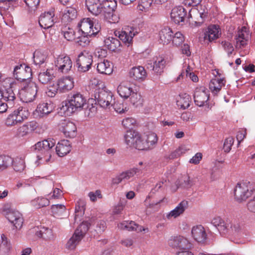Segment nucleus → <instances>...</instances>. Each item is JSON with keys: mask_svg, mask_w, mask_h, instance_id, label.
I'll list each match as a JSON object with an SVG mask.
<instances>
[{"mask_svg": "<svg viewBox=\"0 0 255 255\" xmlns=\"http://www.w3.org/2000/svg\"><path fill=\"white\" fill-rule=\"evenodd\" d=\"M211 224L217 228L220 235L224 237L236 236L241 231V226L239 222L225 220L220 217L214 218Z\"/></svg>", "mask_w": 255, "mask_h": 255, "instance_id": "1", "label": "nucleus"}, {"mask_svg": "<svg viewBox=\"0 0 255 255\" xmlns=\"http://www.w3.org/2000/svg\"><path fill=\"white\" fill-rule=\"evenodd\" d=\"M55 144V141L50 138L39 141L35 144L37 157L35 163L37 165L46 164L50 161L52 154H54L53 148Z\"/></svg>", "mask_w": 255, "mask_h": 255, "instance_id": "2", "label": "nucleus"}, {"mask_svg": "<svg viewBox=\"0 0 255 255\" xmlns=\"http://www.w3.org/2000/svg\"><path fill=\"white\" fill-rule=\"evenodd\" d=\"M86 104V100L81 94L74 93L62 103L61 111L65 115L71 116L73 113L82 110Z\"/></svg>", "mask_w": 255, "mask_h": 255, "instance_id": "3", "label": "nucleus"}, {"mask_svg": "<svg viewBox=\"0 0 255 255\" xmlns=\"http://www.w3.org/2000/svg\"><path fill=\"white\" fill-rule=\"evenodd\" d=\"M37 89V84L31 80L23 83L19 92L21 101L26 103L33 102L36 98Z\"/></svg>", "mask_w": 255, "mask_h": 255, "instance_id": "4", "label": "nucleus"}, {"mask_svg": "<svg viewBox=\"0 0 255 255\" xmlns=\"http://www.w3.org/2000/svg\"><path fill=\"white\" fill-rule=\"evenodd\" d=\"M89 228V224L87 222H82L68 240L66 244V248L69 250H74L83 238Z\"/></svg>", "mask_w": 255, "mask_h": 255, "instance_id": "5", "label": "nucleus"}, {"mask_svg": "<svg viewBox=\"0 0 255 255\" xmlns=\"http://www.w3.org/2000/svg\"><path fill=\"white\" fill-rule=\"evenodd\" d=\"M78 26L79 28V33L81 32L88 36H95L100 30L99 26L95 25L94 27L93 22L90 18L82 19L78 23Z\"/></svg>", "mask_w": 255, "mask_h": 255, "instance_id": "6", "label": "nucleus"}, {"mask_svg": "<svg viewBox=\"0 0 255 255\" xmlns=\"http://www.w3.org/2000/svg\"><path fill=\"white\" fill-rule=\"evenodd\" d=\"M93 62V57L88 52L84 51L81 52L76 60V66L78 71L81 72H86L90 68Z\"/></svg>", "mask_w": 255, "mask_h": 255, "instance_id": "7", "label": "nucleus"}, {"mask_svg": "<svg viewBox=\"0 0 255 255\" xmlns=\"http://www.w3.org/2000/svg\"><path fill=\"white\" fill-rule=\"evenodd\" d=\"M208 90L204 86L197 87L194 92L193 98L195 105L203 107L208 104L209 99Z\"/></svg>", "mask_w": 255, "mask_h": 255, "instance_id": "8", "label": "nucleus"}, {"mask_svg": "<svg viewBox=\"0 0 255 255\" xmlns=\"http://www.w3.org/2000/svg\"><path fill=\"white\" fill-rule=\"evenodd\" d=\"M168 245L173 249L179 250H188L192 247V243L182 236L171 237L168 241Z\"/></svg>", "mask_w": 255, "mask_h": 255, "instance_id": "9", "label": "nucleus"}, {"mask_svg": "<svg viewBox=\"0 0 255 255\" xmlns=\"http://www.w3.org/2000/svg\"><path fill=\"white\" fill-rule=\"evenodd\" d=\"M13 76L18 80L26 82L30 80L32 76V70L29 66L25 64H20L16 66L13 70Z\"/></svg>", "mask_w": 255, "mask_h": 255, "instance_id": "10", "label": "nucleus"}, {"mask_svg": "<svg viewBox=\"0 0 255 255\" xmlns=\"http://www.w3.org/2000/svg\"><path fill=\"white\" fill-rule=\"evenodd\" d=\"M55 66L58 72L67 74L71 70L72 62L68 56L59 55L55 60Z\"/></svg>", "mask_w": 255, "mask_h": 255, "instance_id": "11", "label": "nucleus"}, {"mask_svg": "<svg viewBox=\"0 0 255 255\" xmlns=\"http://www.w3.org/2000/svg\"><path fill=\"white\" fill-rule=\"evenodd\" d=\"M113 94L110 92L101 90L95 95V99L98 104L105 109L110 108L113 102Z\"/></svg>", "mask_w": 255, "mask_h": 255, "instance_id": "12", "label": "nucleus"}, {"mask_svg": "<svg viewBox=\"0 0 255 255\" xmlns=\"http://www.w3.org/2000/svg\"><path fill=\"white\" fill-rule=\"evenodd\" d=\"M3 212L5 217L16 229H19L21 228L23 220L21 214L18 211L8 209L4 210Z\"/></svg>", "mask_w": 255, "mask_h": 255, "instance_id": "13", "label": "nucleus"}, {"mask_svg": "<svg viewBox=\"0 0 255 255\" xmlns=\"http://www.w3.org/2000/svg\"><path fill=\"white\" fill-rule=\"evenodd\" d=\"M54 9H51L49 11L42 13L39 18V24L43 29H48L51 27L55 23Z\"/></svg>", "mask_w": 255, "mask_h": 255, "instance_id": "14", "label": "nucleus"}, {"mask_svg": "<svg viewBox=\"0 0 255 255\" xmlns=\"http://www.w3.org/2000/svg\"><path fill=\"white\" fill-rule=\"evenodd\" d=\"M251 194L252 191H249L247 186L244 183H238L234 190L235 197L238 202L246 200Z\"/></svg>", "mask_w": 255, "mask_h": 255, "instance_id": "15", "label": "nucleus"}, {"mask_svg": "<svg viewBox=\"0 0 255 255\" xmlns=\"http://www.w3.org/2000/svg\"><path fill=\"white\" fill-rule=\"evenodd\" d=\"M74 86L73 78L66 76L60 78L57 83V90L60 93H65L72 90Z\"/></svg>", "mask_w": 255, "mask_h": 255, "instance_id": "16", "label": "nucleus"}, {"mask_svg": "<svg viewBox=\"0 0 255 255\" xmlns=\"http://www.w3.org/2000/svg\"><path fill=\"white\" fill-rule=\"evenodd\" d=\"M129 76L133 80L141 82L145 80L147 77V73L143 67L141 66H135L130 69Z\"/></svg>", "mask_w": 255, "mask_h": 255, "instance_id": "17", "label": "nucleus"}, {"mask_svg": "<svg viewBox=\"0 0 255 255\" xmlns=\"http://www.w3.org/2000/svg\"><path fill=\"white\" fill-rule=\"evenodd\" d=\"M249 38V33L247 28L244 26L238 31L235 37L236 47L237 48H241L247 44Z\"/></svg>", "mask_w": 255, "mask_h": 255, "instance_id": "18", "label": "nucleus"}, {"mask_svg": "<svg viewBox=\"0 0 255 255\" xmlns=\"http://www.w3.org/2000/svg\"><path fill=\"white\" fill-rule=\"evenodd\" d=\"M117 7L115 0H104L102 2V13L106 19H109Z\"/></svg>", "mask_w": 255, "mask_h": 255, "instance_id": "19", "label": "nucleus"}, {"mask_svg": "<svg viewBox=\"0 0 255 255\" xmlns=\"http://www.w3.org/2000/svg\"><path fill=\"white\" fill-rule=\"evenodd\" d=\"M191 234L194 239L199 243H205L207 239L205 230L201 225L193 227L191 230Z\"/></svg>", "mask_w": 255, "mask_h": 255, "instance_id": "20", "label": "nucleus"}, {"mask_svg": "<svg viewBox=\"0 0 255 255\" xmlns=\"http://www.w3.org/2000/svg\"><path fill=\"white\" fill-rule=\"evenodd\" d=\"M207 13L200 11L196 8L191 9L189 13L188 18L191 19V22H194L197 26H200L204 22L205 18L207 16Z\"/></svg>", "mask_w": 255, "mask_h": 255, "instance_id": "21", "label": "nucleus"}, {"mask_svg": "<svg viewBox=\"0 0 255 255\" xmlns=\"http://www.w3.org/2000/svg\"><path fill=\"white\" fill-rule=\"evenodd\" d=\"M186 15V11L182 6L174 7L170 13L172 20L176 24H179L180 22L183 21Z\"/></svg>", "mask_w": 255, "mask_h": 255, "instance_id": "22", "label": "nucleus"}, {"mask_svg": "<svg viewBox=\"0 0 255 255\" xmlns=\"http://www.w3.org/2000/svg\"><path fill=\"white\" fill-rule=\"evenodd\" d=\"M118 35L120 40L127 45L128 46H129L132 43V39L135 35V33L133 30L130 27L126 28L121 31H118L116 34V36Z\"/></svg>", "mask_w": 255, "mask_h": 255, "instance_id": "23", "label": "nucleus"}, {"mask_svg": "<svg viewBox=\"0 0 255 255\" xmlns=\"http://www.w3.org/2000/svg\"><path fill=\"white\" fill-rule=\"evenodd\" d=\"M188 207V202L186 201H182L170 212L166 214V218L168 220L175 219L183 214Z\"/></svg>", "mask_w": 255, "mask_h": 255, "instance_id": "24", "label": "nucleus"}, {"mask_svg": "<svg viewBox=\"0 0 255 255\" xmlns=\"http://www.w3.org/2000/svg\"><path fill=\"white\" fill-rule=\"evenodd\" d=\"M16 89L17 88L1 90V98L6 102V103L10 108L13 107L14 105L15 101L16 100L15 92L16 91Z\"/></svg>", "mask_w": 255, "mask_h": 255, "instance_id": "25", "label": "nucleus"}, {"mask_svg": "<svg viewBox=\"0 0 255 255\" xmlns=\"http://www.w3.org/2000/svg\"><path fill=\"white\" fill-rule=\"evenodd\" d=\"M160 42L163 44H168L172 39L173 31L167 26L162 27L158 34Z\"/></svg>", "mask_w": 255, "mask_h": 255, "instance_id": "26", "label": "nucleus"}, {"mask_svg": "<svg viewBox=\"0 0 255 255\" xmlns=\"http://www.w3.org/2000/svg\"><path fill=\"white\" fill-rule=\"evenodd\" d=\"M71 149L70 141L65 139L58 142L55 147L56 153L60 157H63L69 153Z\"/></svg>", "mask_w": 255, "mask_h": 255, "instance_id": "27", "label": "nucleus"}, {"mask_svg": "<svg viewBox=\"0 0 255 255\" xmlns=\"http://www.w3.org/2000/svg\"><path fill=\"white\" fill-rule=\"evenodd\" d=\"M86 6L89 12L94 15L102 13V3L99 0H86Z\"/></svg>", "mask_w": 255, "mask_h": 255, "instance_id": "28", "label": "nucleus"}, {"mask_svg": "<svg viewBox=\"0 0 255 255\" xmlns=\"http://www.w3.org/2000/svg\"><path fill=\"white\" fill-rule=\"evenodd\" d=\"M133 90L130 84L126 81L121 83L117 88V91L119 95L125 99L129 97Z\"/></svg>", "mask_w": 255, "mask_h": 255, "instance_id": "29", "label": "nucleus"}, {"mask_svg": "<svg viewBox=\"0 0 255 255\" xmlns=\"http://www.w3.org/2000/svg\"><path fill=\"white\" fill-rule=\"evenodd\" d=\"M54 72L52 69L43 70L40 72L38 76V81L43 84L50 83L55 78Z\"/></svg>", "mask_w": 255, "mask_h": 255, "instance_id": "30", "label": "nucleus"}, {"mask_svg": "<svg viewBox=\"0 0 255 255\" xmlns=\"http://www.w3.org/2000/svg\"><path fill=\"white\" fill-rule=\"evenodd\" d=\"M62 131L66 136L74 137L76 135L77 128L73 122L65 121L63 124Z\"/></svg>", "mask_w": 255, "mask_h": 255, "instance_id": "31", "label": "nucleus"}, {"mask_svg": "<svg viewBox=\"0 0 255 255\" xmlns=\"http://www.w3.org/2000/svg\"><path fill=\"white\" fill-rule=\"evenodd\" d=\"M221 34L219 27L216 25H211L208 26L207 30L205 33V39L212 41L217 39Z\"/></svg>", "mask_w": 255, "mask_h": 255, "instance_id": "32", "label": "nucleus"}, {"mask_svg": "<svg viewBox=\"0 0 255 255\" xmlns=\"http://www.w3.org/2000/svg\"><path fill=\"white\" fill-rule=\"evenodd\" d=\"M225 81L224 79L216 78L213 79L209 83V89L213 94H217L221 90L222 87L225 86Z\"/></svg>", "mask_w": 255, "mask_h": 255, "instance_id": "33", "label": "nucleus"}, {"mask_svg": "<svg viewBox=\"0 0 255 255\" xmlns=\"http://www.w3.org/2000/svg\"><path fill=\"white\" fill-rule=\"evenodd\" d=\"M53 111V106L51 104L43 103L39 104L35 110V114L39 117H43L50 114Z\"/></svg>", "mask_w": 255, "mask_h": 255, "instance_id": "34", "label": "nucleus"}, {"mask_svg": "<svg viewBox=\"0 0 255 255\" xmlns=\"http://www.w3.org/2000/svg\"><path fill=\"white\" fill-rule=\"evenodd\" d=\"M97 70L99 73L110 75L113 72V67L109 61L104 60L98 63Z\"/></svg>", "mask_w": 255, "mask_h": 255, "instance_id": "35", "label": "nucleus"}, {"mask_svg": "<svg viewBox=\"0 0 255 255\" xmlns=\"http://www.w3.org/2000/svg\"><path fill=\"white\" fill-rule=\"evenodd\" d=\"M191 97L186 93L179 95L176 99V104L179 108L185 109L190 105Z\"/></svg>", "mask_w": 255, "mask_h": 255, "instance_id": "36", "label": "nucleus"}, {"mask_svg": "<svg viewBox=\"0 0 255 255\" xmlns=\"http://www.w3.org/2000/svg\"><path fill=\"white\" fill-rule=\"evenodd\" d=\"M139 139V133L135 130H128L125 135L126 144L129 147H133L134 143Z\"/></svg>", "mask_w": 255, "mask_h": 255, "instance_id": "37", "label": "nucleus"}, {"mask_svg": "<svg viewBox=\"0 0 255 255\" xmlns=\"http://www.w3.org/2000/svg\"><path fill=\"white\" fill-rule=\"evenodd\" d=\"M105 46L110 50L115 51L121 46L120 41L117 38L114 37H109L104 40Z\"/></svg>", "mask_w": 255, "mask_h": 255, "instance_id": "38", "label": "nucleus"}, {"mask_svg": "<svg viewBox=\"0 0 255 255\" xmlns=\"http://www.w3.org/2000/svg\"><path fill=\"white\" fill-rule=\"evenodd\" d=\"M77 17V10L72 7H66L63 13L62 20L65 22H70Z\"/></svg>", "mask_w": 255, "mask_h": 255, "instance_id": "39", "label": "nucleus"}, {"mask_svg": "<svg viewBox=\"0 0 255 255\" xmlns=\"http://www.w3.org/2000/svg\"><path fill=\"white\" fill-rule=\"evenodd\" d=\"M47 54L40 50H36L33 54V62L35 65L40 66L47 59Z\"/></svg>", "mask_w": 255, "mask_h": 255, "instance_id": "40", "label": "nucleus"}, {"mask_svg": "<svg viewBox=\"0 0 255 255\" xmlns=\"http://www.w3.org/2000/svg\"><path fill=\"white\" fill-rule=\"evenodd\" d=\"M24 156L21 155L15 157L12 161L13 169L18 172L22 171L25 167Z\"/></svg>", "mask_w": 255, "mask_h": 255, "instance_id": "41", "label": "nucleus"}, {"mask_svg": "<svg viewBox=\"0 0 255 255\" xmlns=\"http://www.w3.org/2000/svg\"><path fill=\"white\" fill-rule=\"evenodd\" d=\"M53 216L57 218H63L66 213V207L63 204L53 205L51 207Z\"/></svg>", "mask_w": 255, "mask_h": 255, "instance_id": "42", "label": "nucleus"}, {"mask_svg": "<svg viewBox=\"0 0 255 255\" xmlns=\"http://www.w3.org/2000/svg\"><path fill=\"white\" fill-rule=\"evenodd\" d=\"M35 125L31 122L27 123L18 129V134L21 136H24L31 132L34 129Z\"/></svg>", "mask_w": 255, "mask_h": 255, "instance_id": "43", "label": "nucleus"}, {"mask_svg": "<svg viewBox=\"0 0 255 255\" xmlns=\"http://www.w3.org/2000/svg\"><path fill=\"white\" fill-rule=\"evenodd\" d=\"M0 82L2 90L17 88V83L12 78L8 77L3 78L1 80H0Z\"/></svg>", "mask_w": 255, "mask_h": 255, "instance_id": "44", "label": "nucleus"}, {"mask_svg": "<svg viewBox=\"0 0 255 255\" xmlns=\"http://www.w3.org/2000/svg\"><path fill=\"white\" fill-rule=\"evenodd\" d=\"M165 61L162 58H157V60L154 62L153 70L157 75H160L163 71L165 67Z\"/></svg>", "mask_w": 255, "mask_h": 255, "instance_id": "45", "label": "nucleus"}, {"mask_svg": "<svg viewBox=\"0 0 255 255\" xmlns=\"http://www.w3.org/2000/svg\"><path fill=\"white\" fill-rule=\"evenodd\" d=\"M16 117H17L19 121L22 123L25 120L27 119L29 115V112L26 108L19 107L17 109L14 111Z\"/></svg>", "mask_w": 255, "mask_h": 255, "instance_id": "46", "label": "nucleus"}, {"mask_svg": "<svg viewBox=\"0 0 255 255\" xmlns=\"http://www.w3.org/2000/svg\"><path fill=\"white\" fill-rule=\"evenodd\" d=\"M118 227L122 230H126L129 231L137 230L138 226L136 225L134 222L130 221H124L118 225Z\"/></svg>", "mask_w": 255, "mask_h": 255, "instance_id": "47", "label": "nucleus"}, {"mask_svg": "<svg viewBox=\"0 0 255 255\" xmlns=\"http://www.w3.org/2000/svg\"><path fill=\"white\" fill-rule=\"evenodd\" d=\"M141 169L134 167L122 173L125 180L127 181L133 177L135 175H139L141 173Z\"/></svg>", "mask_w": 255, "mask_h": 255, "instance_id": "48", "label": "nucleus"}, {"mask_svg": "<svg viewBox=\"0 0 255 255\" xmlns=\"http://www.w3.org/2000/svg\"><path fill=\"white\" fill-rule=\"evenodd\" d=\"M79 34L80 35L76 36L74 40L75 42L82 47H85L88 45L90 42L89 38L92 36H88L87 34H83L82 33L81 34L79 33Z\"/></svg>", "mask_w": 255, "mask_h": 255, "instance_id": "49", "label": "nucleus"}, {"mask_svg": "<svg viewBox=\"0 0 255 255\" xmlns=\"http://www.w3.org/2000/svg\"><path fill=\"white\" fill-rule=\"evenodd\" d=\"M35 235L38 238H41L45 240L50 239L53 237L51 230L44 227L39 231H37Z\"/></svg>", "mask_w": 255, "mask_h": 255, "instance_id": "50", "label": "nucleus"}, {"mask_svg": "<svg viewBox=\"0 0 255 255\" xmlns=\"http://www.w3.org/2000/svg\"><path fill=\"white\" fill-rule=\"evenodd\" d=\"M192 69L189 66H188L185 70H183L180 75L177 78V80L180 77L183 78L184 77H189L193 82H197L198 80V77L195 75L193 72H191Z\"/></svg>", "mask_w": 255, "mask_h": 255, "instance_id": "51", "label": "nucleus"}, {"mask_svg": "<svg viewBox=\"0 0 255 255\" xmlns=\"http://www.w3.org/2000/svg\"><path fill=\"white\" fill-rule=\"evenodd\" d=\"M138 150H145L148 149L147 142L145 140L144 136H141L139 133V139L134 143L133 147Z\"/></svg>", "mask_w": 255, "mask_h": 255, "instance_id": "52", "label": "nucleus"}, {"mask_svg": "<svg viewBox=\"0 0 255 255\" xmlns=\"http://www.w3.org/2000/svg\"><path fill=\"white\" fill-rule=\"evenodd\" d=\"M20 123L14 111L8 115L5 121V125L9 127L14 126Z\"/></svg>", "mask_w": 255, "mask_h": 255, "instance_id": "53", "label": "nucleus"}, {"mask_svg": "<svg viewBox=\"0 0 255 255\" xmlns=\"http://www.w3.org/2000/svg\"><path fill=\"white\" fill-rule=\"evenodd\" d=\"M62 32L64 38L68 41L75 40L77 35L76 34L75 30L73 28L70 27H66L62 31Z\"/></svg>", "mask_w": 255, "mask_h": 255, "instance_id": "54", "label": "nucleus"}, {"mask_svg": "<svg viewBox=\"0 0 255 255\" xmlns=\"http://www.w3.org/2000/svg\"><path fill=\"white\" fill-rule=\"evenodd\" d=\"M13 161V159L8 156H0V170L6 169L10 166Z\"/></svg>", "mask_w": 255, "mask_h": 255, "instance_id": "55", "label": "nucleus"}, {"mask_svg": "<svg viewBox=\"0 0 255 255\" xmlns=\"http://www.w3.org/2000/svg\"><path fill=\"white\" fill-rule=\"evenodd\" d=\"M85 202L80 200L77 202L75 207V220L76 221L80 216L84 214L85 210Z\"/></svg>", "mask_w": 255, "mask_h": 255, "instance_id": "56", "label": "nucleus"}, {"mask_svg": "<svg viewBox=\"0 0 255 255\" xmlns=\"http://www.w3.org/2000/svg\"><path fill=\"white\" fill-rule=\"evenodd\" d=\"M32 204L36 208H40L49 205L50 201L47 198L40 197L32 201Z\"/></svg>", "mask_w": 255, "mask_h": 255, "instance_id": "57", "label": "nucleus"}, {"mask_svg": "<svg viewBox=\"0 0 255 255\" xmlns=\"http://www.w3.org/2000/svg\"><path fill=\"white\" fill-rule=\"evenodd\" d=\"M145 140L147 142L148 148L151 145H153L157 141V135L154 132H149L148 134L144 135Z\"/></svg>", "mask_w": 255, "mask_h": 255, "instance_id": "58", "label": "nucleus"}, {"mask_svg": "<svg viewBox=\"0 0 255 255\" xmlns=\"http://www.w3.org/2000/svg\"><path fill=\"white\" fill-rule=\"evenodd\" d=\"M171 40L173 45L178 46L184 41V37L180 32H177L172 36Z\"/></svg>", "mask_w": 255, "mask_h": 255, "instance_id": "59", "label": "nucleus"}, {"mask_svg": "<svg viewBox=\"0 0 255 255\" xmlns=\"http://www.w3.org/2000/svg\"><path fill=\"white\" fill-rule=\"evenodd\" d=\"M30 12L34 11L39 5L40 0H24Z\"/></svg>", "mask_w": 255, "mask_h": 255, "instance_id": "60", "label": "nucleus"}, {"mask_svg": "<svg viewBox=\"0 0 255 255\" xmlns=\"http://www.w3.org/2000/svg\"><path fill=\"white\" fill-rule=\"evenodd\" d=\"M111 107H113L114 109L120 114L124 113L125 111H127L128 109L127 107H124L123 103L119 102H114L112 103Z\"/></svg>", "mask_w": 255, "mask_h": 255, "instance_id": "61", "label": "nucleus"}, {"mask_svg": "<svg viewBox=\"0 0 255 255\" xmlns=\"http://www.w3.org/2000/svg\"><path fill=\"white\" fill-rule=\"evenodd\" d=\"M136 124V120L132 118H127L123 120V126L128 129H131Z\"/></svg>", "mask_w": 255, "mask_h": 255, "instance_id": "62", "label": "nucleus"}, {"mask_svg": "<svg viewBox=\"0 0 255 255\" xmlns=\"http://www.w3.org/2000/svg\"><path fill=\"white\" fill-rule=\"evenodd\" d=\"M234 142V139L233 137H229L225 139L223 146V149L225 152H230Z\"/></svg>", "mask_w": 255, "mask_h": 255, "instance_id": "63", "label": "nucleus"}, {"mask_svg": "<svg viewBox=\"0 0 255 255\" xmlns=\"http://www.w3.org/2000/svg\"><path fill=\"white\" fill-rule=\"evenodd\" d=\"M221 45L228 55L232 53L234 49L232 43L227 41H223L222 42Z\"/></svg>", "mask_w": 255, "mask_h": 255, "instance_id": "64", "label": "nucleus"}]
</instances>
